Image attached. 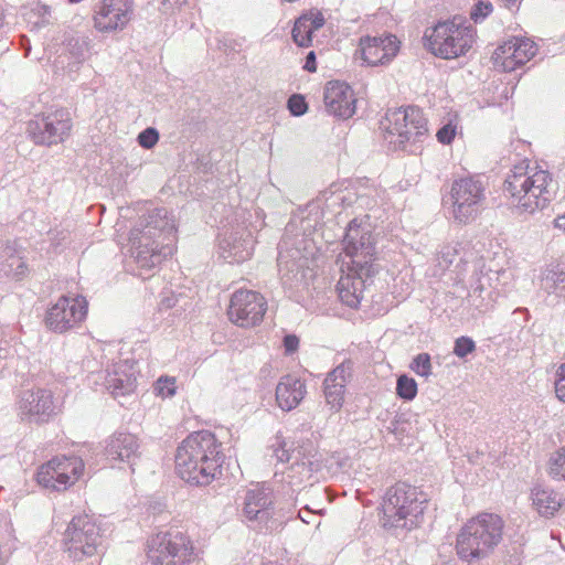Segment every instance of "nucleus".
Listing matches in <instances>:
<instances>
[{"mask_svg": "<svg viewBox=\"0 0 565 565\" xmlns=\"http://www.w3.org/2000/svg\"><path fill=\"white\" fill-rule=\"evenodd\" d=\"M104 385L114 397L131 394L137 386L136 363L129 360L114 363L106 371Z\"/></svg>", "mask_w": 565, "mask_h": 565, "instance_id": "5701e85b", "label": "nucleus"}, {"mask_svg": "<svg viewBox=\"0 0 565 565\" xmlns=\"http://www.w3.org/2000/svg\"><path fill=\"white\" fill-rule=\"evenodd\" d=\"M478 290L481 292V291H482V287H477V288H475V289H473V292L476 294Z\"/></svg>", "mask_w": 565, "mask_h": 565, "instance_id": "5fc2aeb1", "label": "nucleus"}, {"mask_svg": "<svg viewBox=\"0 0 565 565\" xmlns=\"http://www.w3.org/2000/svg\"><path fill=\"white\" fill-rule=\"evenodd\" d=\"M267 301L255 290L238 289L232 296L227 309L231 322L241 328L258 326L266 313Z\"/></svg>", "mask_w": 565, "mask_h": 565, "instance_id": "2eb2a0df", "label": "nucleus"}, {"mask_svg": "<svg viewBox=\"0 0 565 565\" xmlns=\"http://www.w3.org/2000/svg\"><path fill=\"white\" fill-rule=\"evenodd\" d=\"M555 225L565 230V215L558 216L555 220Z\"/></svg>", "mask_w": 565, "mask_h": 565, "instance_id": "3c124183", "label": "nucleus"}, {"mask_svg": "<svg viewBox=\"0 0 565 565\" xmlns=\"http://www.w3.org/2000/svg\"><path fill=\"white\" fill-rule=\"evenodd\" d=\"M138 142L145 149H151L159 140V132L156 128L149 127L138 135Z\"/></svg>", "mask_w": 565, "mask_h": 565, "instance_id": "a19ab883", "label": "nucleus"}, {"mask_svg": "<svg viewBox=\"0 0 565 565\" xmlns=\"http://www.w3.org/2000/svg\"><path fill=\"white\" fill-rule=\"evenodd\" d=\"M384 139L394 149H404L407 142H418L427 132V121L419 108L408 106L387 110L381 121Z\"/></svg>", "mask_w": 565, "mask_h": 565, "instance_id": "1a4fd4ad", "label": "nucleus"}, {"mask_svg": "<svg viewBox=\"0 0 565 565\" xmlns=\"http://www.w3.org/2000/svg\"><path fill=\"white\" fill-rule=\"evenodd\" d=\"M324 106L329 114L348 119L355 113V97L352 88L343 82H329L324 89Z\"/></svg>", "mask_w": 565, "mask_h": 565, "instance_id": "b1692460", "label": "nucleus"}, {"mask_svg": "<svg viewBox=\"0 0 565 565\" xmlns=\"http://www.w3.org/2000/svg\"><path fill=\"white\" fill-rule=\"evenodd\" d=\"M277 262L285 282H298L306 277L305 267L308 265V258L299 248H288L286 241L279 245Z\"/></svg>", "mask_w": 565, "mask_h": 565, "instance_id": "bb28decb", "label": "nucleus"}, {"mask_svg": "<svg viewBox=\"0 0 565 565\" xmlns=\"http://www.w3.org/2000/svg\"><path fill=\"white\" fill-rule=\"evenodd\" d=\"M552 177L546 170L515 166L508 174L503 192L510 206L519 214H533L552 200Z\"/></svg>", "mask_w": 565, "mask_h": 565, "instance_id": "20e7f679", "label": "nucleus"}, {"mask_svg": "<svg viewBox=\"0 0 565 565\" xmlns=\"http://www.w3.org/2000/svg\"><path fill=\"white\" fill-rule=\"evenodd\" d=\"M0 266L7 276H12L17 279L22 278L28 271L25 262L10 245L3 247L0 253Z\"/></svg>", "mask_w": 565, "mask_h": 565, "instance_id": "2f4dec72", "label": "nucleus"}, {"mask_svg": "<svg viewBox=\"0 0 565 565\" xmlns=\"http://www.w3.org/2000/svg\"><path fill=\"white\" fill-rule=\"evenodd\" d=\"M487 183L480 175L454 180L450 186V214L459 224L473 222L484 210Z\"/></svg>", "mask_w": 565, "mask_h": 565, "instance_id": "6e6552de", "label": "nucleus"}, {"mask_svg": "<svg viewBox=\"0 0 565 565\" xmlns=\"http://www.w3.org/2000/svg\"><path fill=\"white\" fill-rule=\"evenodd\" d=\"M3 24V14L2 12L0 11V26Z\"/></svg>", "mask_w": 565, "mask_h": 565, "instance_id": "864d4df0", "label": "nucleus"}, {"mask_svg": "<svg viewBox=\"0 0 565 565\" xmlns=\"http://www.w3.org/2000/svg\"><path fill=\"white\" fill-rule=\"evenodd\" d=\"M264 565H271V564H264Z\"/></svg>", "mask_w": 565, "mask_h": 565, "instance_id": "13d9d810", "label": "nucleus"}, {"mask_svg": "<svg viewBox=\"0 0 565 565\" xmlns=\"http://www.w3.org/2000/svg\"><path fill=\"white\" fill-rule=\"evenodd\" d=\"M492 12V4L490 2H478L475 9L471 11V19L478 22L479 19H483Z\"/></svg>", "mask_w": 565, "mask_h": 565, "instance_id": "a18cd8bd", "label": "nucleus"}, {"mask_svg": "<svg viewBox=\"0 0 565 565\" xmlns=\"http://www.w3.org/2000/svg\"><path fill=\"white\" fill-rule=\"evenodd\" d=\"M320 512L321 511H312L308 507H305L298 512V516L303 523L311 524L315 522V519H317Z\"/></svg>", "mask_w": 565, "mask_h": 565, "instance_id": "de8ad7c7", "label": "nucleus"}, {"mask_svg": "<svg viewBox=\"0 0 565 565\" xmlns=\"http://www.w3.org/2000/svg\"><path fill=\"white\" fill-rule=\"evenodd\" d=\"M508 7H512L516 3L518 0H504Z\"/></svg>", "mask_w": 565, "mask_h": 565, "instance_id": "603ef678", "label": "nucleus"}, {"mask_svg": "<svg viewBox=\"0 0 565 565\" xmlns=\"http://www.w3.org/2000/svg\"><path fill=\"white\" fill-rule=\"evenodd\" d=\"M540 288L552 301L565 300V265H548L542 271Z\"/></svg>", "mask_w": 565, "mask_h": 565, "instance_id": "7c9ffc66", "label": "nucleus"}, {"mask_svg": "<svg viewBox=\"0 0 565 565\" xmlns=\"http://www.w3.org/2000/svg\"><path fill=\"white\" fill-rule=\"evenodd\" d=\"M396 393L401 398L405 401L414 399L417 395L416 381L405 374L398 376L396 382Z\"/></svg>", "mask_w": 565, "mask_h": 565, "instance_id": "72a5a7b5", "label": "nucleus"}, {"mask_svg": "<svg viewBox=\"0 0 565 565\" xmlns=\"http://www.w3.org/2000/svg\"><path fill=\"white\" fill-rule=\"evenodd\" d=\"M273 456L279 462L292 461L290 467L285 472L286 481L294 488L302 484L313 482V473L318 472L321 468L320 461L316 455L305 454L301 449H290L288 444L281 436L277 435L273 443L269 445Z\"/></svg>", "mask_w": 565, "mask_h": 565, "instance_id": "9d476101", "label": "nucleus"}, {"mask_svg": "<svg viewBox=\"0 0 565 565\" xmlns=\"http://www.w3.org/2000/svg\"><path fill=\"white\" fill-rule=\"evenodd\" d=\"M148 558L153 565H189L194 561V548L181 532L160 533L151 540Z\"/></svg>", "mask_w": 565, "mask_h": 565, "instance_id": "f8f14e48", "label": "nucleus"}, {"mask_svg": "<svg viewBox=\"0 0 565 565\" xmlns=\"http://www.w3.org/2000/svg\"><path fill=\"white\" fill-rule=\"evenodd\" d=\"M409 369L418 376L428 379L431 375V360L428 353L417 354L411 362Z\"/></svg>", "mask_w": 565, "mask_h": 565, "instance_id": "c9c22d12", "label": "nucleus"}, {"mask_svg": "<svg viewBox=\"0 0 565 565\" xmlns=\"http://www.w3.org/2000/svg\"><path fill=\"white\" fill-rule=\"evenodd\" d=\"M307 103L301 95H291L288 99V109L294 116H301L307 111Z\"/></svg>", "mask_w": 565, "mask_h": 565, "instance_id": "37998d69", "label": "nucleus"}, {"mask_svg": "<svg viewBox=\"0 0 565 565\" xmlns=\"http://www.w3.org/2000/svg\"><path fill=\"white\" fill-rule=\"evenodd\" d=\"M222 256L230 263H243L247 260L254 250L252 233L245 228H237L225 233L220 242Z\"/></svg>", "mask_w": 565, "mask_h": 565, "instance_id": "393cba45", "label": "nucleus"}, {"mask_svg": "<svg viewBox=\"0 0 565 565\" xmlns=\"http://www.w3.org/2000/svg\"><path fill=\"white\" fill-rule=\"evenodd\" d=\"M299 345V339L294 334H288L284 338V347L285 351L288 354H291L297 351Z\"/></svg>", "mask_w": 565, "mask_h": 565, "instance_id": "09e8293b", "label": "nucleus"}, {"mask_svg": "<svg viewBox=\"0 0 565 565\" xmlns=\"http://www.w3.org/2000/svg\"><path fill=\"white\" fill-rule=\"evenodd\" d=\"M32 15L36 18L33 22L36 28L47 25L52 19L51 8L45 4H36L31 11Z\"/></svg>", "mask_w": 565, "mask_h": 565, "instance_id": "58836bf2", "label": "nucleus"}, {"mask_svg": "<svg viewBox=\"0 0 565 565\" xmlns=\"http://www.w3.org/2000/svg\"><path fill=\"white\" fill-rule=\"evenodd\" d=\"M134 15L132 0H100L95 6L94 25L100 32L124 30Z\"/></svg>", "mask_w": 565, "mask_h": 565, "instance_id": "6ab92c4d", "label": "nucleus"}, {"mask_svg": "<svg viewBox=\"0 0 565 565\" xmlns=\"http://www.w3.org/2000/svg\"><path fill=\"white\" fill-rule=\"evenodd\" d=\"M70 53L72 57L77 62L82 63L87 58L88 55V44L84 40H71L68 43Z\"/></svg>", "mask_w": 565, "mask_h": 565, "instance_id": "4c0bfd02", "label": "nucleus"}, {"mask_svg": "<svg viewBox=\"0 0 565 565\" xmlns=\"http://www.w3.org/2000/svg\"><path fill=\"white\" fill-rule=\"evenodd\" d=\"M18 409L22 420L47 423L56 414L53 393L41 387L25 390L19 397Z\"/></svg>", "mask_w": 565, "mask_h": 565, "instance_id": "f3484780", "label": "nucleus"}, {"mask_svg": "<svg viewBox=\"0 0 565 565\" xmlns=\"http://www.w3.org/2000/svg\"><path fill=\"white\" fill-rule=\"evenodd\" d=\"M326 20L321 11L311 9L302 13L294 24L291 36L300 47H309L312 43V33L323 26Z\"/></svg>", "mask_w": 565, "mask_h": 565, "instance_id": "cd10ccee", "label": "nucleus"}, {"mask_svg": "<svg viewBox=\"0 0 565 565\" xmlns=\"http://www.w3.org/2000/svg\"><path fill=\"white\" fill-rule=\"evenodd\" d=\"M353 364L344 361L328 373L323 382L326 404L331 413H338L343 406L345 387L352 379Z\"/></svg>", "mask_w": 565, "mask_h": 565, "instance_id": "4be33fe9", "label": "nucleus"}, {"mask_svg": "<svg viewBox=\"0 0 565 565\" xmlns=\"http://www.w3.org/2000/svg\"><path fill=\"white\" fill-rule=\"evenodd\" d=\"M303 68L310 73L317 71L316 53L310 51L306 56Z\"/></svg>", "mask_w": 565, "mask_h": 565, "instance_id": "8fccbe9b", "label": "nucleus"}, {"mask_svg": "<svg viewBox=\"0 0 565 565\" xmlns=\"http://www.w3.org/2000/svg\"><path fill=\"white\" fill-rule=\"evenodd\" d=\"M140 444L137 436L117 431L106 440L105 456L109 461H126L130 466L139 456Z\"/></svg>", "mask_w": 565, "mask_h": 565, "instance_id": "a878e982", "label": "nucleus"}, {"mask_svg": "<svg viewBox=\"0 0 565 565\" xmlns=\"http://www.w3.org/2000/svg\"><path fill=\"white\" fill-rule=\"evenodd\" d=\"M535 53L536 45L533 41L512 38L495 49L492 61L497 68L512 72L529 62Z\"/></svg>", "mask_w": 565, "mask_h": 565, "instance_id": "aec40b11", "label": "nucleus"}, {"mask_svg": "<svg viewBox=\"0 0 565 565\" xmlns=\"http://www.w3.org/2000/svg\"><path fill=\"white\" fill-rule=\"evenodd\" d=\"M214 434L201 430L190 434L178 447L175 471L195 486H207L221 473L223 456Z\"/></svg>", "mask_w": 565, "mask_h": 565, "instance_id": "f03ea898", "label": "nucleus"}, {"mask_svg": "<svg viewBox=\"0 0 565 565\" xmlns=\"http://www.w3.org/2000/svg\"><path fill=\"white\" fill-rule=\"evenodd\" d=\"M87 313V302L82 297L62 296L46 315V326L58 333L66 332L81 323Z\"/></svg>", "mask_w": 565, "mask_h": 565, "instance_id": "a211bd4d", "label": "nucleus"}, {"mask_svg": "<svg viewBox=\"0 0 565 565\" xmlns=\"http://www.w3.org/2000/svg\"><path fill=\"white\" fill-rule=\"evenodd\" d=\"M307 393L306 385L292 375H285L276 386V401L282 411L296 408Z\"/></svg>", "mask_w": 565, "mask_h": 565, "instance_id": "c85d7f7f", "label": "nucleus"}, {"mask_svg": "<svg viewBox=\"0 0 565 565\" xmlns=\"http://www.w3.org/2000/svg\"><path fill=\"white\" fill-rule=\"evenodd\" d=\"M476 350V344L472 339L468 337H460L455 342L454 353L458 358H465Z\"/></svg>", "mask_w": 565, "mask_h": 565, "instance_id": "79ce46f5", "label": "nucleus"}, {"mask_svg": "<svg viewBox=\"0 0 565 565\" xmlns=\"http://www.w3.org/2000/svg\"><path fill=\"white\" fill-rule=\"evenodd\" d=\"M475 29L460 17L437 22L424 32V46L433 55L452 60L466 55L475 43Z\"/></svg>", "mask_w": 565, "mask_h": 565, "instance_id": "423d86ee", "label": "nucleus"}, {"mask_svg": "<svg viewBox=\"0 0 565 565\" xmlns=\"http://www.w3.org/2000/svg\"><path fill=\"white\" fill-rule=\"evenodd\" d=\"M399 51V41L396 35L384 33L379 36H363L360 39L359 52L364 63L371 66L390 63Z\"/></svg>", "mask_w": 565, "mask_h": 565, "instance_id": "412c9836", "label": "nucleus"}, {"mask_svg": "<svg viewBox=\"0 0 565 565\" xmlns=\"http://www.w3.org/2000/svg\"><path fill=\"white\" fill-rule=\"evenodd\" d=\"M555 393L559 401L565 403V363L557 370V380L555 382Z\"/></svg>", "mask_w": 565, "mask_h": 565, "instance_id": "c03bdc74", "label": "nucleus"}, {"mask_svg": "<svg viewBox=\"0 0 565 565\" xmlns=\"http://www.w3.org/2000/svg\"><path fill=\"white\" fill-rule=\"evenodd\" d=\"M455 135H456V128L448 124V125H445L444 127H441L438 131H437V139L439 142L444 143V145H449L452 139L455 138Z\"/></svg>", "mask_w": 565, "mask_h": 565, "instance_id": "49530a36", "label": "nucleus"}, {"mask_svg": "<svg viewBox=\"0 0 565 565\" xmlns=\"http://www.w3.org/2000/svg\"><path fill=\"white\" fill-rule=\"evenodd\" d=\"M548 475L554 480L565 482V446L551 456L548 460Z\"/></svg>", "mask_w": 565, "mask_h": 565, "instance_id": "473e14b6", "label": "nucleus"}, {"mask_svg": "<svg viewBox=\"0 0 565 565\" xmlns=\"http://www.w3.org/2000/svg\"><path fill=\"white\" fill-rule=\"evenodd\" d=\"M345 256L350 258L341 266L342 275L337 290L340 300L350 308H358L363 292L376 273L375 241L372 233L358 224L356 220L349 223L343 239Z\"/></svg>", "mask_w": 565, "mask_h": 565, "instance_id": "f257e3e1", "label": "nucleus"}, {"mask_svg": "<svg viewBox=\"0 0 565 565\" xmlns=\"http://www.w3.org/2000/svg\"><path fill=\"white\" fill-rule=\"evenodd\" d=\"M64 544L74 561L92 556L102 544L100 529L89 515H76L65 530Z\"/></svg>", "mask_w": 565, "mask_h": 565, "instance_id": "9b49d317", "label": "nucleus"}, {"mask_svg": "<svg viewBox=\"0 0 565 565\" xmlns=\"http://www.w3.org/2000/svg\"><path fill=\"white\" fill-rule=\"evenodd\" d=\"M532 507L543 518H552L562 508L564 498L547 486H534L530 494Z\"/></svg>", "mask_w": 565, "mask_h": 565, "instance_id": "c756f323", "label": "nucleus"}, {"mask_svg": "<svg viewBox=\"0 0 565 565\" xmlns=\"http://www.w3.org/2000/svg\"><path fill=\"white\" fill-rule=\"evenodd\" d=\"M427 495L416 487L398 482L386 491L383 502L385 525L412 530L424 519Z\"/></svg>", "mask_w": 565, "mask_h": 565, "instance_id": "0eeeda50", "label": "nucleus"}, {"mask_svg": "<svg viewBox=\"0 0 565 565\" xmlns=\"http://www.w3.org/2000/svg\"><path fill=\"white\" fill-rule=\"evenodd\" d=\"M163 209L140 220L130 232L131 255L141 269H151L174 252L175 227Z\"/></svg>", "mask_w": 565, "mask_h": 565, "instance_id": "7ed1b4c3", "label": "nucleus"}, {"mask_svg": "<svg viewBox=\"0 0 565 565\" xmlns=\"http://www.w3.org/2000/svg\"><path fill=\"white\" fill-rule=\"evenodd\" d=\"M184 300L185 299L181 295H175L174 292L171 291L162 297L159 307L160 310H168L177 307H179L181 310H184L186 306V302H184Z\"/></svg>", "mask_w": 565, "mask_h": 565, "instance_id": "ea45409f", "label": "nucleus"}, {"mask_svg": "<svg viewBox=\"0 0 565 565\" xmlns=\"http://www.w3.org/2000/svg\"><path fill=\"white\" fill-rule=\"evenodd\" d=\"M50 235H51V239H55L54 236H53L54 232H51Z\"/></svg>", "mask_w": 565, "mask_h": 565, "instance_id": "4d7b16f0", "label": "nucleus"}, {"mask_svg": "<svg viewBox=\"0 0 565 565\" xmlns=\"http://www.w3.org/2000/svg\"><path fill=\"white\" fill-rule=\"evenodd\" d=\"M459 255L458 244H447L437 253V265L441 270L449 268Z\"/></svg>", "mask_w": 565, "mask_h": 565, "instance_id": "f704fd0d", "label": "nucleus"}, {"mask_svg": "<svg viewBox=\"0 0 565 565\" xmlns=\"http://www.w3.org/2000/svg\"><path fill=\"white\" fill-rule=\"evenodd\" d=\"M175 379L161 376L153 385L154 393L161 397H171L175 394Z\"/></svg>", "mask_w": 565, "mask_h": 565, "instance_id": "e433bc0d", "label": "nucleus"}, {"mask_svg": "<svg viewBox=\"0 0 565 565\" xmlns=\"http://www.w3.org/2000/svg\"><path fill=\"white\" fill-rule=\"evenodd\" d=\"M503 520L493 513L470 519L457 535L456 551L466 562L488 557L503 539Z\"/></svg>", "mask_w": 565, "mask_h": 565, "instance_id": "39448f33", "label": "nucleus"}, {"mask_svg": "<svg viewBox=\"0 0 565 565\" xmlns=\"http://www.w3.org/2000/svg\"><path fill=\"white\" fill-rule=\"evenodd\" d=\"M243 512L249 526L259 532H271L281 525L274 508L273 491L266 484H256L247 490Z\"/></svg>", "mask_w": 565, "mask_h": 565, "instance_id": "ddd939ff", "label": "nucleus"}, {"mask_svg": "<svg viewBox=\"0 0 565 565\" xmlns=\"http://www.w3.org/2000/svg\"><path fill=\"white\" fill-rule=\"evenodd\" d=\"M83 469L78 457H55L40 467L36 481L45 489L63 491L77 481Z\"/></svg>", "mask_w": 565, "mask_h": 565, "instance_id": "4468645a", "label": "nucleus"}, {"mask_svg": "<svg viewBox=\"0 0 565 565\" xmlns=\"http://www.w3.org/2000/svg\"><path fill=\"white\" fill-rule=\"evenodd\" d=\"M82 0H68V2L71 3H77V2H81Z\"/></svg>", "mask_w": 565, "mask_h": 565, "instance_id": "6e6d98bb", "label": "nucleus"}, {"mask_svg": "<svg viewBox=\"0 0 565 565\" xmlns=\"http://www.w3.org/2000/svg\"><path fill=\"white\" fill-rule=\"evenodd\" d=\"M28 130L36 145H57L63 142L71 134V115L66 109H57L42 115L29 122Z\"/></svg>", "mask_w": 565, "mask_h": 565, "instance_id": "dca6fc26", "label": "nucleus"}]
</instances>
